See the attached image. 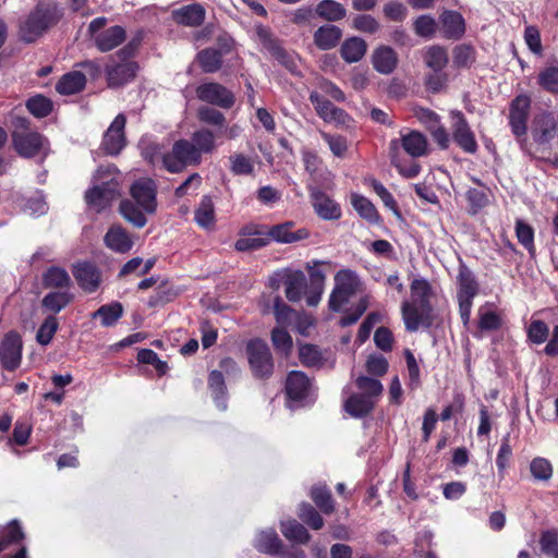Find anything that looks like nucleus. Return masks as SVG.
<instances>
[{
  "mask_svg": "<svg viewBox=\"0 0 558 558\" xmlns=\"http://www.w3.org/2000/svg\"><path fill=\"white\" fill-rule=\"evenodd\" d=\"M172 17L178 24L196 27L205 20V9L199 3L187 4L174 10Z\"/></svg>",
  "mask_w": 558,
  "mask_h": 558,
  "instance_id": "412c9836",
  "label": "nucleus"
},
{
  "mask_svg": "<svg viewBox=\"0 0 558 558\" xmlns=\"http://www.w3.org/2000/svg\"><path fill=\"white\" fill-rule=\"evenodd\" d=\"M26 107L35 117L45 118L51 112L52 102L48 98L37 95L27 100Z\"/></svg>",
  "mask_w": 558,
  "mask_h": 558,
  "instance_id": "bf43d9fd",
  "label": "nucleus"
},
{
  "mask_svg": "<svg viewBox=\"0 0 558 558\" xmlns=\"http://www.w3.org/2000/svg\"><path fill=\"white\" fill-rule=\"evenodd\" d=\"M312 385L308 377L299 371L289 373L286 381V392L291 401L304 404L311 396Z\"/></svg>",
  "mask_w": 558,
  "mask_h": 558,
  "instance_id": "2eb2a0df",
  "label": "nucleus"
},
{
  "mask_svg": "<svg viewBox=\"0 0 558 558\" xmlns=\"http://www.w3.org/2000/svg\"><path fill=\"white\" fill-rule=\"evenodd\" d=\"M458 283L459 298L473 299L477 294L478 286L474 274L464 264L459 266Z\"/></svg>",
  "mask_w": 558,
  "mask_h": 558,
  "instance_id": "473e14b6",
  "label": "nucleus"
},
{
  "mask_svg": "<svg viewBox=\"0 0 558 558\" xmlns=\"http://www.w3.org/2000/svg\"><path fill=\"white\" fill-rule=\"evenodd\" d=\"M335 287L329 295L328 306L333 312H340L352 296L363 290L364 283L356 271L344 268L335 275Z\"/></svg>",
  "mask_w": 558,
  "mask_h": 558,
  "instance_id": "20e7f679",
  "label": "nucleus"
},
{
  "mask_svg": "<svg viewBox=\"0 0 558 558\" xmlns=\"http://www.w3.org/2000/svg\"><path fill=\"white\" fill-rule=\"evenodd\" d=\"M255 34L256 40L258 45L262 46L263 49L268 51L270 54L280 53V41L272 35L271 31L268 27L258 24L255 26Z\"/></svg>",
  "mask_w": 558,
  "mask_h": 558,
  "instance_id": "de8ad7c7",
  "label": "nucleus"
},
{
  "mask_svg": "<svg viewBox=\"0 0 558 558\" xmlns=\"http://www.w3.org/2000/svg\"><path fill=\"white\" fill-rule=\"evenodd\" d=\"M119 195L118 178L109 170L99 169L95 175L94 185L85 193V199L90 210L100 213L109 207Z\"/></svg>",
  "mask_w": 558,
  "mask_h": 558,
  "instance_id": "f03ea898",
  "label": "nucleus"
},
{
  "mask_svg": "<svg viewBox=\"0 0 558 558\" xmlns=\"http://www.w3.org/2000/svg\"><path fill=\"white\" fill-rule=\"evenodd\" d=\"M293 223L286 222L274 226L267 233V236L279 243H294L308 238L310 232L305 228L292 231Z\"/></svg>",
  "mask_w": 558,
  "mask_h": 558,
  "instance_id": "4be33fe9",
  "label": "nucleus"
},
{
  "mask_svg": "<svg viewBox=\"0 0 558 558\" xmlns=\"http://www.w3.org/2000/svg\"><path fill=\"white\" fill-rule=\"evenodd\" d=\"M271 341L276 350L284 355H288L292 350V338L283 328L277 327L272 329Z\"/></svg>",
  "mask_w": 558,
  "mask_h": 558,
  "instance_id": "680f3d73",
  "label": "nucleus"
},
{
  "mask_svg": "<svg viewBox=\"0 0 558 558\" xmlns=\"http://www.w3.org/2000/svg\"><path fill=\"white\" fill-rule=\"evenodd\" d=\"M351 204L363 219L367 220L371 223L379 222V215L375 206L368 198L359 194H352Z\"/></svg>",
  "mask_w": 558,
  "mask_h": 558,
  "instance_id": "4c0bfd02",
  "label": "nucleus"
},
{
  "mask_svg": "<svg viewBox=\"0 0 558 558\" xmlns=\"http://www.w3.org/2000/svg\"><path fill=\"white\" fill-rule=\"evenodd\" d=\"M120 213L125 220L137 228L146 225V217L131 201H122L120 204Z\"/></svg>",
  "mask_w": 558,
  "mask_h": 558,
  "instance_id": "5fc2aeb1",
  "label": "nucleus"
},
{
  "mask_svg": "<svg viewBox=\"0 0 558 558\" xmlns=\"http://www.w3.org/2000/svg\"><path fill=\"white\" fill-rule=\"evenodd\" d=\"M280 527L283 536L291 542L306 544L311 538L307 530L296 520L281 521Z\"/></svg>",
  "mask_w": 558,
  "mask_h": 558,
  "instance_id": "c9c22d12",
  "label": "nucleus"
},
{
  "mask_svg": "<svg viewBox=\"0 0 558 558\" xmlns=\"http://www.w3.org/2000/svg\"><path fill=\"white\" fill-rule=\"evenodd\" d=\"M369 305V295H363L357 303L350 310L345 311L340 319L342 327H348L355 324L362 315L366 312Z\"/></svg>",
  "mask_w": 558,
  "mask_h": 558,
  "instance_id": "864d4df0",
  "label": "nucleus"
},
{
  "mask_svg": "<svg viewBox=\"0 0 558 558\" xmlns=\"http://www.w3.org/2000/svg\"><path fill=\"white\" fill-rule=\"evenodd\" d=\"M230 162L231 171L238 175L250 174L254 168L251 159L243 154H235L231 156Z\"/></svg>",
  "mask_w": 558,
  "mask_h": 558,
  "instance_id": "338daca9",
  "label": "nucleus"
},
{
  "mask_svg": "<svg viewBox=\"0 0 558 558\" xmlns=\"http://www.w3.org/2000/svg\"><path fill=\"white\" fill-rule=\"evenodd\" d=\"M246 353L251 369L255 377L266 378L272 374L274 361L267 343L253 339L246 344Z\"/></svg>",
  "mask_w": 558,
  "mask_h": 558,
  "instance_id": "423d86ee",
  "label": "nucleus"
},
{
  "mask_svg": "<svg viewBox=\"0 0 558 558\" xmlns=\"http://www.w3.org/2000/svg\"><path fill=\"white\" fill-rule=\"evenodd\" d=\"M141 155L153 166H160L163 168V157L167 151L159 143L149 138H142L140 142Z\"/></svg>",
  "mask_w": 558,
  "mask_h": 558,
  "instance_id": "72a5a7b5",
  "label": "nucleus"
},
{
  "mask_svg": "<svg viewBox=\"0 0 558 558\" xmlns=\"http://www.w3.org/2000/svg\"><path fill=\"white\" fill-rule=\"evenodd\" d=\"M311 497L315 505L326 514L333 511L335 505L330 490L326 486H314L311 490Z\"/></svg>",
  "mask_w": 558,
  "mask_h": 558,
  "instance_id": "8fccbe9b",
  "label": "nucleus"
},
{
  "mask_svg": "<svg viewBox=\"0 0 558 558\" xmlns=\"http://www.w3.org/2000/svg\"><path fill=\"white\" fill-rule=\"evenodd\" d=\"M131 195L144 211L153 214L156 210V184L151 179L135 181L131 186Z\"/></svg>",
  "mask_w": 558,
  "mask_h": 558,
  "instance_id": "ddd939ff",
  "label": "nucleus"
},
{
  "mask_svg": "<svg viewBox=\"0 0 558 558\" xmlns=\"http://www.w3.org/2000/svg\"><path fill=\"white\" fill-rule=\"evenodd\" d=\"M448 61L447 50L440 46H430L424 53V62L432 71H444Z\"/></svg>",
  "mask_w": 558,
  "mask_h": 558,
  "instance_id": "ea45409f",
  "label": "nucleus"
},
{
  "mask_svg": "<svg viewBox=\"0 0 558 558\" xmlns=\"http://www.w3.org/2000/svg\"><path fill=\"white\" fill-rule=\"evenodd\" d=\"M137 71V64L133 61H123L112 65H108L107 81L109 87H119L131 82Z\"/></svg>",
  "mask_w": 558,
  "mask_h": 558,
  "instance_id": "a211bd4d",
  "label": "nucleus"
},
{
  "mask_svg": "<svg viewBox=\"0 0 558 558\" xmlns=\"http://www.w3.org/2000/svg\"><path fill=\"white\" fill-rule=\"evenodd\" d=\"M441 32L448 39H459L465 32V23L457 11H446L441 17Z\"/></svg>",
  "mask_w": 558,
  "mask_h": 558,
  "instance_id": "b1692460",
  "label": "nucleus"
},
{
  "mask_svg": "<svg viewBox=\"0 0 558 558\" xmlns=\"http://www.w3.org/2000/svg\"><path fill=\"white\" fill-rule=\"evenodd\" d=\"M73 275L78 286L88 293L96 291L99 287V271L89 263H78L73 269Z\"/></svg>",
  "mask_w": 558,
  "mask_h": 558,
  "instance_id": "6ab92c4d",
  "label": "nucleus"
},
{
  "mask_svg": "<svg viewBox=\"0 0 558 558\" xmlns=\"http://www.w3.org/2000/svg\"><path fill=\"white\" fill-rule=\"evenodd\" d=\"M72 301V294L68 291H54L46 294L41 301L43 306L52 312L59 313Z\"/></svg>",
  "mask_w": 558,
  "mask_h": 558,
  "instance_id": "49530a36",
  "label": "nucleus"
},
{
  "mask_svg": "<svg viewBox=\"0 0 558 558\" xmlns=\"http://www.w3.org/2000/svg\"><path fill=\"white\" fill-rule=\"evenodd\" d=\"M557 132V119L554 112L541 111L532 121V135L539 144L549 143Z\"/></svg>",
  "mask_w": 558,
  "mask_h": 558,
  "instance_id": "4468645a",
  "label": "nucleus"
},
{
  "mask_svg": "<svg viewBox=\"0 0 558 558\" xmlns=\"http://www.w3.org/2000/svg\"><path fill=\"white\" fill-rule=\"evenodd\" d=\"M414 32L421 37L429 38L436 32V21L430 15H421L414 21Z\"/></svg>",
  "mask_w": 558,
  "mask_h": 558,
  "instance_id": "69168bd1",
  "label": "nucleus"
},
{
  "mask_svg": "<svg viewBox=\"0 0 558 558\" xmlns=\"http://www.w3.org/2000/svg\"><path fill=\"white\" fill-rule=\"evenodd\" d=\"M341 36L342 32L338 26L326 24L314 33V43L319 49L329 50L338 45Z\"/></svg>",
  "mask_w": 558,
  "mask_h": 558,
  "instance_id": "bb28decb",
  "label": "nucleus"
},
{
  "mask_svg": "<svg viewBox=\"0 0 558 558\" xmlns=\"http://www.w3.org/2000/svg\"><path fill=\"white\" fill-rule=\"evenodd\" d=\"M300 519L313 530H320L324 526L322 515L310 504H302L299 509Z\"/></svg>",
  "mask_w": 558,
  "mask_h": 558,
  "instance_id": "052dcab7",
  "label": "nucleus"
},
{
  "mask_svg": "<svg viewBox=\"0 0 558 558\" xmlns=\"http://www.w3.org/2000/svg\"><path fill=\"white\" fill-rule=\"evenodd\" d=\"M373 68L383 75L391 74L398 65V54L393 48L386 45L378 46L371 57Z\"/></svg>",
  "mask_w": 558,
  "mask_h": 558,
  "instance_id": "f3484780",
  "label": "nucleus"
},
{
  "mask_svg": "<svg viewBox=\"0 0 558 558\" xmlns=\"http://www.w3.org/2000/svg\"><path fill=\"white\" fill-rule=\"evenodd\" d=\"M125 116L119 113L106 131L101 145L109 155H118L125 146Z\"/></svg>",
  "mask_w": 558,
  "mask_h": 558,
  "instance_id": "f8f14e48",
  "label": "nucleus"
},
{
  "mask_svg": "<svg viewBox=\"0 0 558 558\" xmlns=\"http://www.w3.org/2000/svg\"><path fill=\"white\" fill-rule=\"evenodd\" d=\"M539 544L543 553L554 558H558V537L555 532H544L541 536Z\"/></svg>",
  "mask_w": 558,
  "mask_h": 558,
  "instance_id": "774afa93",
  "label": "nucleus"
},
{
  "mask_svg": "<svg viewBox=\"0 0 558 558\" xmlns=\"http://www.w3.org/2000/svg\"><path fill=\"white\" fill-rule=\"evenodd\" d=\"M286 296L290 302H299L306 286L305 276L302 271L286 275Z\"/></svg>",
  "mask_w": 558,
  "mask_h": 558,
  "instance_id": "f704fd0d",
  "label": "nucleus"
},
{
  "mask_svg": "<svg viewBox=\"0 0 558 558\" xmlns=\"http://www.w3.org/2000/svg\"><path fill=\"white\" fill-rule=\"evenodd\" d=\"M375 407V401L369 396L354 393L344 402V410L353 417L367 415Z\"/></svg>",
  "mask_w": 558,
  "mask_h": 558,
  "instance_id": "c85d7f7f",
  "label": "nucleus"
},
{
  "mask_svg": "<svg viewBox=\"0 0 558 558\" xmlns=\"http://www.w3.org/2000/svg\"><path fill=\"white\" fill-rule=\"evenodd\" d=\"M537 83L546 92L558 94V62L545 66L538 73Z\"/></svg>",
  "mask_w": 558,
  "mask_h": 558,
  "instance_id": "a18cd8bd",
  "label": "nucleus"
},
{
  "mask_svg": "<svg viewBox=\"0 0 558 558\" xmlns=\"http://www.w3.org/2000/svg\"><path fill=\"white\" fill-rule=\"evenodd\" d=\"M105 245L116 253H128L133 247L129 233L120 226H111L104 236Z\"/></svg>",
  "mask_w": 558,
  "mask_h": 558,
  "instance_id": "aec40b11",
  "label": "nucleus"
},
{
  "mask_svg": "<svg viewBox=\"0 0 558 558\" xmlns=\"http://www.w3.org/2000/svg\"><path fill=\"white\" fill-rule=\"evenodd\" d=\"M198 99L221 108H231L234 104V96L225 86L218 83L202 84L196 89Z\"/></svg>",
  "mask_w": 558,
  "mask_h": 558,
  "instance_id": "9b49d317",
  "label": "nucleus"
},
{
  "mask_svg": "<svg viewBox=\"0 0 558 558\" xmlns=\"http://www.w3.org/2000/svg\"><path fill=\"white\" fill-rule=\"evenodd\" d=\"M59 20L57 7L51 4L37 5L28 16L21 22L20 37L25 43H34Z\"/></svg>",
  "mask_w": 558,
  "mask_h": 558,
  "instance_id": "7ed1b4c3",
  "label": "nucleus"
},
{
  "mask_svg": "<svg viewBox=\"0 0 558 558\" xmlns=\"http://www.w3.org/2000/svg\"><path fill=\"white\" fill-rule=\"evenodd\" d=\"M86 84V76L80 71L64 74L56 85V90L61 95H73L81 92Z\"/></svg>",
  "mask_w": 558,
  "mask_h": 558,
  "instance_id": "cd10ccee",
  "label": "nucleus"
},
{
  "mask_svg": "<svg viewBox=\"0 0 558 558\" xmlns=\"http://www.w3.org/2000/svg\"><path fill=\"white\" fill-rule=\"evenodd\" d=\"M299 357L303 365L308 367H319L323 365V356L316 345L303 344L299 349Z\"/></svg>",
  "mask_w": 558,
  "mask_h": 558,
  "instance_id": "4d7b16f0",
  "label": "nucleus"
},
{
  "mask_svg": "<svg viewBox=\"0 0 558 558\" xmlns=\"http://www.w3.org/2000/svg\"><path fill=\"white\" fill-rule=\"evenodd\" d=\"M389 155L391 163L399 170L400 174L404 178H414L420 172V166L416 162H410L409 166H403L399 158V140H392L389 143Z\"/></svg>",
  "mask_w": 558,
  "mask_h": 558,
  "instance_id": "a19ab883",
  "label": "nucleus"
},
{
  "mask_svg": "<svg viewBox=\"0 0 558 558\" xmlns=\"http://www.w3.org/2000/svg\"><path fill=\"white\" fill-rule=\"evenodd\" d=\"M201 158L189 140H178L163 157V169L170 173H180L189 166H197Z\"/></svg>",
  "mask_w": 558,
  "mask_h": 558,
  "instance_id": "39448f33",
  "label": "nucleus"
},
{
  "mask_svg": "<svg viewBox=\"0 0 558 558\" xmlns=\"http://www.w3.org/2000/svg\"><path fill=\"white\" fill-rule=\"evenodd\" d=\"M454 120L452 125L453 141L465 153L474 154L477 149V143L473 132L471 131L464 116L460 111L452 112Z\"/></svg>",
  "mask_w": 558,
  "mask_h": 558,
  "instance_id": "dca6fc26",
  "label": "nucleus"
},
{
  "mask_svg": "<svg viewBox=\"0 0 558 558\" xmlns=\"http://www.w3.org/2000/svg\"><path fill=\"white\" fill-rule=\"evenodd\" d=\"M311 203L317 216L324 220H337L341 217L340 205L317 186L307 185Z\"/></svg>",
  "mask_w": 558,
  "mask_h": 558,
  "instance_id": "9d476101",
  "label": "nucleus"
},
{
  "mask_svg": "<svg viewBox=\"0 0 558 558\" xmlns=\"http://www.w3.org/2000/svg\"><path fill=\"white\" fill-rule=\"evenodd\" d=\"M208 387L211 391L216 407L221 411L227 410V388L225 377L221 372L213 371L209 374Z\"/></svg>",
  "mask_w": 558,
  "mask_h": 558,
  "instance_id": "7c9ffc66",
  "label": "nucleus"
},
{
  "mask_svg": "<svg viewBox=\"0 0 558 558\" xmlns=\"http://www.w3.org/2000/svg\"><path fill=\"white\" fill-rule=\"evenodd\" d=\"M530 108L531 98L526 95L517 96L510 104L509 124L513 135L518 138L526 134Z\"/></svg>",
  "mask_w": 558,
  "mask_h": 558,
  "instance_id": "1a4fd4ad",
  "label": "nucleus"
},
{
  "mask_svg": "<svg viewBox=\"0 0 558 558\" xmlns=\"http://www.w3.org/2000/svg\"><path fill=\"white\" fill-rule=\"evenodd\" d=\"M23 341L16 331H9L0 342V364L3 369L13 372L22 363Z\"/></svg>",
  "mask_w": 558,
  "mask_h": 558,
  "instance_id": "0eeeda50",
  "label": "nucleus"
},
{
  "mask_svg": "<svg viewBox=\"0 0 558 558\" xmlns=\"http://www.w3.org/2000/svg\"><path fill=\"white\" fill-rule=\"evenodd\" d=\"M352 26L354 29L365 34H375L380 29L379 22L368 14L356 15L352 20Z\"/></svg>",
  "mask_w": 558,
  "mask_h": 558,
  "instance_id": "e2e57ef3",
  "label": "nucleus"
},
{
  "mask_svg": "<svg viewBox=\"0 0 558 558\" xmlns=\"http://www.w3.org/2000/svg\"><path fill=\"white\" fill-rule=\"evenodd\" d=\"M530 472L535 481L548 482L553 476L554 470L549 460L536 457L530 463Z\"/></svg>",
  "mask_w": 558,
  "mask_h": 558,
  "instance_id": "09e8293b",
  "label": "nucleus"
},
{
  "mask_svg": "<svg viewBox=\"0 0 558 558\" xmlns=\"http://www.w3.org/2000/svg\"><path fill=\"white\" fill-rule=\"evenodd\" d=\"M58 327L57 318L54 316H48L37 330L36 341L40 345H48L57 332Z\"/></svg>",
  "mask_w": 558,
  "mask_h": 558,
  "instance_id": "6e6d98bb",
  "label": "nucleus"
},
{
  "mask_svg": "<svg viewBox=\"0 0 558 558\" xmlns=\"http://www.w3.org/2000/svg\"><path fill=\"white\" fill-rule=\"evenodd\" d=\"M190 142L193 143L201 159L203 153L208 154L215 149V134L207 129L194 132Z\"/></svg>",
  "mask_w": 558,
  "mask_h": 558,
  "instance_id": "c03bdc74",
  "label": "nucleus"
},
{
  "mask_svg": "<svg viewBox=\"0 0 558 558\" xmlns=\"http://www.w3.org/2000/svg\"><path fill=\"white\" fill-rule=\"evenodd\" d=\"M413 158L422 157L427 153V141L423 134L417 131H411L402 134L399 146Z\"/></svg>",
  "mask_w": 558,
  "mask_h": 558,
  "instance_id": "a878e982",
  "label": "nucleus"
},
{
  "mask_svg": "<svg viewBox=\"0 0 558 558\" xmlns=\"http://www.w3.org/2000/svg\"><path fill=\"white\" fill-rule=\"evenodd\" d=\"M345 12L344 7L335 0H323L316 7L317 15L330 22L343 19Z\"/></svg>",
  "mask_w": 558,
  "mask_h": 558,
  "instance_id": "79ce46f5",
  "label": "nucleus"
},
{
  "mask_svg": "<svg viewBox=\"0 0 558 558\" xmlns=\"http://www.w3.org/2000/svg\"><path fill=\"white\" fill-rule=\"evenodd\" d=\"M125 39V31L121 26H112L95 36L96 47L102 51H110Z\"/></svg>",
  "mask_w": 558,
  "mask_h": 558,
  "instance_id": "393cba45",
  "label": "nucleus"
},
{
  "mask_svg": "<svg viewBox=\"0 0 558 558\" xmlns=\"http://www.w3.org/2000/svg\"><path fill=\"white\" fill-rule=\"evenodd\" d=\"M549 336V328L543 320H532L527 329L529 339L536 344L544 343Z\"/></svg>",
  "mask_w": 558,
  "mask_h": 558,
  "instance_id": "0e129e2a",
  "label": "nucleus"
},
{
  "mask_svg": "<svg viewBox=\"0 0 558 558\" xmlns=\"http://www.w3.org/2000/svg\"><path fill=\"white\" fill-rule=\"evenodd\" d=\"M356 388L361 395L369 396L371 399L377 398L383 392V385L378 379L367 376H359L355 380Z\"/></svg>",
  "mask_w": 558,
  "mask_h": 558,
  "instance_id": "13d9d810",
  "label": "nucleus"
},
{
  "mask_svg": "<svg viewBox=\"0 0 558 558\" xmlns=\"http://www.w3.org/2000/svg\"><path fill=\"white\" fill-rule=\"evenodd\" d=\"M367 45L363 38L351 37L343 41L340 52L348 63L360 61L366 53Z\"/></svg>",
  "mask_w": 558,
  "mask_h": 558,
  "instance_id": "2f4dec72",
  "label": "nucleus"
},
{
  "mask_svg": "<svg viewBox=\"0 0 558 558\" xmlns=\"http://www.w3.org/2000/svg\"><path fill=\"white\" fill-rule=\"evenodd\" d=\"M195 222L205 230H210L216 223L215 206L211 197L205 195L195 209Z\"/></svg>",
  "mask_w": 558,
  "mask_h": 558,
  "instance_id": "c756f323",
  "label": "nucleus"
},
{
  "mask_svg": "<svg viewBox=\"0 0 558 558\" xmlns=\"http://www.w3.org/2000/svg\"><path fill=\"white\" fill-rule=\"evenodd\" d=\"M254 547L260 553L276 556L280 554L282 542L274 529H265L256 533Z\"/></svg>",
  "mask_w": 558,
  "mask_h": 558,
  "instance_id": "5701e85b",
  "label": "nucleus"
},
{
  "mask_svg": "<svg viewBox=\"0 0 558 558\" xmlns=\"http://www.w3.org/2000/svg\"><path fill=\"white\" fill-rule=\"evenodd\" d=\"M430 286L425 279H414L411 283V300L401 306L407 330L416 331L422 324L429 325L432 305L429 303Z\"/></svg>",
  "mask_w": 558,
  "mask_h": 558,
  "instance_id": "f257e3e1",
  "label": "nucleus"
},
{
  "mask_svg": "<svg viewBox=\"0 0 558 558\" xmlns=\"http://www.w3.org/2000/svg\"><path fill=\"white\" fill-rule=\"evenodd\" d=\"M12 142L17 154L25 158L34 157L45 151L47 141L37 132L29 130H15L12 133Z\"/></svg>",
  "mask_w": 558,
  "mask_h": 558,
  "instance_id": "6e6552de",
  "label": "nucleus"
},
{
  "mask_svg": "<svg viewBox=\"0 0 558 558\" xmlns=\"http://www.w3.org/2000/svg\"><path fill=\"white\" fill-rule=\"evenodd\" d=\"M44 284L47 288H68L70 283L69 274L59 267H50L44 274Z\"/></svg>",
  "mask_w": 558,
  "mask_h": 558,
  "instance_id": "603ef678",
  "label": "nucleus"
},
{
  "mask_svg": "<svg viewBox=\"0 0 558 558\" xmlns=\"http://www.w3.org/2000/svg\"><path fill=\"white\" fill-rule=\"evenodd\" d=\"M248 233L250 236L240 238L235 242V250L239 252H248V251H255L259 250L266 245L269 244V238L267 234L255 231L253 233L246 231V229L243 231V234Z\"/></svg>",
  "mask_w": 558,
  "mask_h": 558,
  "instance_id": "e433bc0d",
  "label": "nucleus"
},
{
  "mask_svg": "<svg viewBox=\"0 0 558 558\" xmlns=\"http://www.w3.org/2000/svg\"><path fill=\"white\" fill-rule=\"evenodd\" d=\"M197 59L204 72L214 73L221 66L222 53L218 49L207 48L198 52Z\"/></svg>",
  "mask_w": 558,
  "mask_h": 558,
  "instance_id": "37998d69",
  "label": "nucleus"
},
{
  "mask_svg": "<svg viewBox=\"0 0 558 558\" xmlns=\"http://www.w3.org/2000/svg\"><path fill=\"white\" fill-rule=\"evenodd\" d=\"M123 314V306L119 302H112L100 306L93 313V318H100L101 325L105 327L113 326Z\"/></svg>",
  "mask_w": 558,
  "mask_h": 558,
  "instance_id": "58836bf2",
  "label": "nucleus"
},
{
  "mask_svg": "<svg viewBox=\"0 0 558 558\" xmlns=\"http://www.w3.org/2000/svg\"><path fill=\"white\" fill-rule=\"evenodd\" d=\"M515 235L520 244H522L531 256L535 255L534 229L523 220L515 221Z\"/></svg>",
  "mask_w": 558,
  "mask_h": 558,
  "instance_id": "3c124183",
  "label": "nucleus"
}]
</instances>
